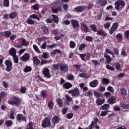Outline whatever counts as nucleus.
Listing matches in <instances>:
<instances>
[{
	"mask_svg": "<svg viewBox=\"0 0 129 129\" xmlns=\"http://www.w3.org/2000/svg\"><path fill=\"white\" fill-rule=\"evenodd\" d=\"M53 70H59L60 69L61 72H68V66L66 64H61L58 63L57 64H53L52 65Z\"/></svg>",
	"mask_w": 129,
	"mask_h": 129,
	"instance_id": "obj_1",
	"label": "nucleus"
},
{
	"mask_svg": "<svg viewBox=\"0 0 129 129\" xmlns=\"http://www.w3.org/2000/svg\"><path fill=\"white\" fill-rule=\"evenodd\" d=\"M105 53H104V57L105 58V59H107L106 60V62H105V64H110V62H111L112 59H111V57H110V55L107 54H110V55H112L113 57L114 56V53L113 52L110 51L108 48H106L105 50Z\"/></svg>",
	"mask_w": 129,
	"mask_h": 129,
	"instance_id": "obj_2",
	"label": "nucleus"
},
{
	"mask_svg": "<svg viewBox=\"0 0 129 129\" xmlns=\"http://www.w3.org/2000/svg\"><path fill=\"white\" fill-rule=\"evenodd\" d=\"M51 11L53 14H57L58 11L61 10V4H60V1L55 2L53 4Z\"/></svg>",
	"mask_w": 129,
	"mask_h": 129,
	"instance_id": "obj_3",
	"label": "nucleus"
},
{
	"mask_svg": "<svg viewBox=\"0 0 129 129\" xmlns=\"http://www.w3.org/2000/svg\"><path fill=\"white\" fill-rule=\"evenodd\" d=\"M8 103L11 104V105H20L21 104V99L19 97L13 96L12 100H9Z\"/></svg>",
	"mask_w": 129,
	"mask_h": 129,
	"instance_id": "obj_4",
	"label": "nucleus"
},
{
	"mask_svg": "<svg viewBox=\"0 0 129 129\" xmlns=\"http://www.w3.org/2000/svg\"><path fill=\"white\" fill-rule=\"evenodd\" d=\"M42 127L46 128V127H51V118L46 117L42 121Z\"/></svg>",
	"mask_w": 129,
	"mask_h": 129,
	"instance_id": "obj_5",
	"label": "nucleus"
},
{
	"mask_svg": "<svg viewBox=\"0 0 129 129\" xmlns=\"http://www.w3.org/2000/svg\"><path fill=\"white\" fill-rule=\"evenodd\" d=\"M125 7V3L121 0H118L115 3V8L117 11Z\"/></svg>",
	"mask_w": 129,
	"mask_h": 129,
	"instance_id": "obj_6",
	"label": "nucleus"
},
{
	"mask_svg": "<svg viewBox=\"0 0 129 129\" xmlns=\"http://www.w3.org/2000/svg\"><path fill=\"white\" fill-rule=\"evenodd\" d=\"M5 64L6 66V71H7V72L12 71L13 70V62L10 59H7L5 60Z\"/></svg>",
	"mask_w": 129,
	"mask_h": 129,
	"instance_id": "obj_7",
	"label": "nucleus"
},
{
	"mask_svg": "<svg viewBox=\"0 0 129 129\" xmlns=\"http://www.w3.org/2000/svg\"><path fill=\"white\" fill-rule=\"evenodd\" d=\"M69 93L72 94V96H79L80 95L79 89L78 88H75L73 90H70Z\"/></svg>",
	"mask_w": 129,
	"mask_h": 129,
	"instance_id": "obj_8",
	"label": "nucleus"
},
{
	"mask_svg": "<svg viewBox=\"0 0 129 129\" xmlns=\"http://www.w3.org/2000/svg\"><path fill=\"white\" fill-rule=\"evenodd\" d=\"M16 119L19 122H21V121H25L26 122L27 121V117L22 114H18L16 115Z\"/></svg>",
	"mask_w": 129,
	"mask_h": 129,
	"instance_id": "obj_9",
	"label": "nucleus"
},
{
	"mask_svg": "<svg viewBox=\"0 0 129 129\" xmlns=\"http://www.w3.org/2000/svg\"><path fill=\"white\" fill-rule=\"evenodd\" d=\"M31 55L28 53H25L22 56L20 57L21 61L23 62H28L30 59Z\"/></svg>",
	"mask_w": 129,
	"mask_h": 129,
	"instance_id": "obj_10",
	"label": "nucleus"
},
{
	"mask_svg": "<svg viewBox=\"0 0 129 129\" xmlns=\"http://www.w3.org/2000/svg\"><path fill=\"white\" fill-rule=\"evenodd\" d=\"M43 74L44 77L46 78H51V73H50V70L48 68H45L43 70Z\"/></svg>",
	"mask_w": 129,
	"mask_h": 129,
	"instance_id": "obj_11",
	"label": "nucleus"
},
{
	"mask_svg": "<svg viewBox=\"0 0 129 129\" xmlns=\"http://www.w3.org/2000/svg\"><path fill=\"white\" fill-rule=\"evenodd\" d=\"M32 60L34 66H39L40 65V63H41V61H40V59H39L38 57L36 56H35L33 57Z\"/></svg>",
	"mask_w": 129,
	"mask_h": 129,
	"instance_id": "obj_12",
	"label": "nucleus"
},
{
	"mask_svg": "<svg viewBox=\"0 0 129 129\" xmlns=\"http://www.w3.org/2000/svg\"><path fill=\"white\" fill-rule=\"evenodd\" d=\"M59 121L60 118L57 116H54L51 119V122L52 124H54V125L57 124V123H58Z\"/></svg>",
	"mask_w": 129,
	"mask_h": 129,
	"instance_id": "obj_13",
	"label": "nucleus"
},
{
	"mask_svg": "<svg viewBox=\"0 0 129 129\" xmlns=\"http://www.w3.org/2000/svg\"><path fill=\"white\" fill-rule=\"evenodd\" d=\"M117 27H118V23L116 22L113 23V25L110 29L109 33H113L115 32L116 30L117 29Z\"/></svg>",
	"mask_w": 129,
	"mask_h": 129,
	"instance_id": "obj_14",
	"label": "nucleus"
},
{
	"mask_svg": "<svg viewBox=\"0 0 129 129\" xmlns=\"http://www.w3.org/2000/svg\"><path fill=\"white\" fill-rule=\"evenodd\" d=\"M9 54L12 57L16 56V55H17V50H16V48L14 47L10 48L9 50Z\"/></svg>",
	"mask_w": 129,
	"mask_h": 129,
	"instance_id": "obj_15",
	"label": "nucleus"
},
{
	"mask_svg": "<svg viewBox=\"0 0 129 129\" xmlns=\"http://www.w3.org/2000/svg\"><path fill=\"white\" fill-rule=\"evenodd\" d=\"M85 9H86L85 6H79L75 8V10L78 13H81L83 12V11H85Z\"/></svg>",
	"mask_w": 129,
	"mask_h": 129,
	"instance_id": "obj_16",
	"label": "nucleus"
},
{
	"mask_svg": "<svg viewBox=\"0 0 129 129\" xmlns=\"http://www.w3.org/2000/svg\"><path fill=\"white\" fill-rule=\"evenodd\" d=\"M30 18L31 19H34L35 20H37V21H39L41 17L40 16V14L36 13V14L30 15Z\"/></svg>",
	"mask_w": 129,
	"mask_h": 129,
	"instance_id": "obj_17",
	"label": "nucleus"
},
{
	"mask_svg": "<svg viewBox=\"0 0 129 129\" xmlns=\"http://www.w3.org/2000/svg\"><path fill=\"white\" fill-rule=\"evenodd\" d=\"M71 23L74 29H76V28H78V27H79V23H78L77 21L73 20L71 21Z\"/></svg>",
	"mask_w": 129,
	"mask_h": 129,
	"instance_id": "obj_18",
	"label": "nucleus"
},
{
	"mask_svg": "<svg viewBox=\"0 0 129 129\" xmlns=\"http://www.w3.org/2000/svg\"><path fill=\"white\" fill-rule=\"evenodd\" d=\"M105 100L104 99H101L100 98H98L96 99V104L97 105H101L104 103Z\"/></svg>",
	"mask_w": 129,
	"mask_h": 129,
	"instance_id": "obj_19",
	"label": "nucleus"
},
{
	"mask_svg": "<svg viewBox=\"0 0 129 129\" xmlns=\"http://www.w3.org/2000/svg\"><path fill=\"white\" fill-rule=\"evenodd\" d=\"M97 4L98 6L103 7L106 6V4H107V2H106V0H98Z\"/></svg>",
	"mask_w": 129,
	"mask_h": 129,
	"instance_id": "obj_20",
	"label": "nucleus"
},
{
	"mask_svg": "<svg viewBox=\"0 0 129 129\" xmlns=\"http://www.w3.org/2000/svg\"><path fill=\"white\" fill-rule=\"evenodd\" d=\"M62 86L65 89H70V88L72 87V84L69 82H66L63 84Z\"/></svg>",
	"mask_w": 129,
	"mask_h": 129,
	"instance_id": "obj_21",
	"label": "nucleus"
},
{
	"mask_svg": "<svg viewBox=\"0 0 129 129\" xmlns=\"http://www.w3.org/2000/svg\"><path fill=\"white\" fill-rule=\"evenodd\" d=\"M116 99V97L115 96H112L110 97L108 100V102L109 103V104H113L114 103H115V101Z\"/></svg>",
	"mask_w": 129,
	"mask_h": 129,
	"instance_id": "obj_22",
	"label": "nucleus"
},
{
	"mask_svg": "<svg viewBox=\"0 0 129 129\" xmlns=\"http://www.w3.org/2000/svg\"><path fill=\"white\" fill-rule=\"evenodd\" d=\"M110 107L109 104H104L101 107H100V109L101 110H107Z\"/></svg>",
	"mask_w": 129,
	"mask_h": 129,
	"instance_id": "obj_23",
	"label": "nucleus"
},
{
	"mask_svg": "<svg viewBox=\"0 0 129 129\" xmlns=\"http://www.w3.org/2000/svg\"><path fill=\"white\" fill-rule=\"evenodd\" d=\"M120 106L123 109H129V104H126L123 102H120Z\"/></svg>",
	"mask_w": 129,
	"mask_h": 129,
	"instance_id": "obj_24",
	"label": "nucleus"
},
{
	"mask_svg": "<svg viewBox=\"0 0 129 129\" xmlns=\"http://www.w3.org/2000/svg\"><path fill=\"white\" fill-rule=\"evenodd\" d=\"M101 82L103 85H107V84H109L110 81L108 79L106 78H103L102 79Z\"/></svg>",
	"mask_w": 129,
	"mask_h": 129,
	"instance_id": "obj_25",
	"label": "nucleus"
},
{
	"mask_svg": "<svg viewBox=\"0 0 129 129\" xmlns=\"http://www.w3.org/2000/svg\"><path fill=\"white\" fill-rule=\"evenodd\" d=\"M97 84H98V81L95 80L90 83V86L91 87H96V86H97Z\"/></svg>",
	"mask_w": 129,
	"mask_h": 129,
	"instance_id": "obj_26",
	"label": "nucleus"
},
{
	"mask_svg": "<svg viewBox=\"0 0 129 129\" xmlns=\"http://www.w3.org/2000/svg\"><path fill=\"white\" fill-rule=\"evenodd\" d=\"M89 28L93 31L95 33L97 32L98 33H102V31H97V29H96V25H92L89 26Z\"/></svg>",
	"mask_w": 129,
	"mask_h": 129,
	"instance_id": "obj_27",
	"label": "nucleus"
},
{
	"mask_svg": "<svg viewBox=\"0 0 129 129\" xmlns=\"http://www.w3.org/2000/svg\"><path fill=\"white\" fill-rule=\"evenodd\" d=\"M29 41H27L25 38H23L21 40V45L22 46H25L26 47H28L29 46Z\"/></svg>",
	"mask_w": 129,
	"mask_h": 129,
	"instance_id": "obj_28",
	"label": "nucleus"
},
{
	"mask_svg": "<svg viewBox=\"0 0 129 129\" xmlns=\"http://www.w3.org/2000/svg\"><path fill=\"white\" fill-rule=\"evenodd\" d=\"M56 102L57 103V105H58L59 107H62L64 105L63 104V101L60 98H57L56 99Z\"/></svg>",
	"mask_w": 129,
	"mask_h": 129,
	"instance_id": "obj_29",
	"label": "nucleus"
},
{
	"mask_svg": "<svg viewBox=\"0 0 129 129\" xmlns=\"http://www.w3.org/2000/svg\"><path fill=\"white\" fill-rule=\"evenodd\" d=\"M23 71L24 72H25V73H28V72H31V71H32V67L27 66L23 69Z\"/></svg>",
	"mask_w": 129,
	"mask_h": 129,
	"instance_id": "obj_30",
	"label": "nucleus"
},
{
	"mask_svg": "<svg viewBox=\"0 0 129 129\" xmlns=\"http://www.w3.org/2000/svg\"><path fill=\"white\" fill-rule=\"evenodd\" d=\"M51 17H52V20L54 23H56V24H58L59 22V18H58V16L55 15H51Z\"/></svg>",
	"mask_w": 129,
	"mask_h": 129,
	"instance_id": "obj_31",
	"label": "nucleus"
},
{
	"mask_svg": "<svg viewBox=\"0 0 129 129\" xmlns=\"http://www.w3.org/2000/svg\"><path fill=\"white\" fill-rule=\"evenodd\" d=\"M14 122L12 120H7L5 122V124L7 126H12L13 125Z\"/></svg>",
	"mask_w": 129,
	"mask_h": 129,
	"instance_id": "obj_32",
	"label": "nucleus"
},
{
	"mask_svg": "<svg viewBox=\"0 0 129 129\" xmlns=\"http://www.w3.org/2000/svg\"><path fill=\"white\" fill-rule=\"evenodd\" d=\"M47 106L49 109L52 110V109H53V108L54 107V102L52 101H49L48 103Z\"/></svg>",
	"mask_w": 129,
	"mask_h": 129,
	"instance_id": "obj_33",
	"label": "nucleus"
},
{
	"mask_svg": "<svg viewBox=\"0 0 129 129\" xmlns=\"http://www.w3.org/2000/svg\"><path fill=\"white\" fill-rule=\"evenodd\" d=\"M81 26L84 28V31L86 33H87L88 32V27H87V25L83 23H81Z\"/></svg>",
	"mask_w": 129,
	"mask_h": 129,
	"instance_id": "obj_34",
	"label": "nucleus"
},
{
	"mask_svg": "<svg viewBox=\"0 0 129 129\" xmlns=\"http://www.w3.org/2000/svg\"><path fill=\"white\" fill-rule=\"evenodd\" d=\"M60 54L61 53V50L59 49H55L52 51V52L51 53V56H55L56 54Z\"/></svg>",
	"mask_w": 129,
	"mask_h": 129,
	"instance_id": "obj_35",
	"label": "nucleus"
},
{
	"mask_svg": "<svg viewBox=\"0 0 129 129\" xmlns=\"http://www.w3.org/2000/svg\"><path fill=\"white\" fill-rule=\"evenodd\" d=\"M121 91V95L123 96V97H125V95H126V90L124 89V88H122L120 90Z\"/></svg>",
	"mask_w": 129,
	"mask_h": 129,
	"instance_id": "obj_36",
	"label": "nucleus"
},
{
	"mask_svg": "<svg viewBox=\"0 0 129 129\" xmlns=\"http://www.w3.org/2000/svg\"><path fill=\"white\" fill-rule=\"evenodd\" d=\"M94 96L96 97V98H100L99 97H102L103 95L101 93H99L98 92H94Z\"/></svg>",
	"mask_w": 129,
	"mask_h": 129,
	"instance_id": "obj_37",
	"label": "nucleus"
},
{
	"mask_svg": "<svg viewBox=\"0 0 129 129\" xmlns=\"http://www.w3.org/2000/svg\"><path fill=\"white\" fill-rule=\"evenodd\" d=\"M76 47V43H75L74 41L71 40L70 41V47L71 48V49H74Z\"/></svg>",
	"mask_w": 129,
	"mask_h": 129,
	"instance_id": "obj_38",
	"label": "nucleus"
},
{
	"mask_svg": "<svg viewBox=\"0 0 129 129\" xmlns=\"http://www.w3.org/2000/svg\"><path fill=\"white\" fill-rule=\"evenodd\" d=\"M41 32L43 33H48V28L46 26L43 25L41 27Z\"/></svg>",
	"mask_w": 129,
	"mask_h": 129,
	"instance_id": "obj_39",
	"label": "nucleus"
},
{
	"mask_svg": "<svg viewBox=\"0 0 129 129\" xmlns=\"http://www.w3.org/2000/svg\"><path fill=\"white\" fill-rule=\"evenodd\" d=\"M26 23L27 24H29V25H34L35 24V21H34L30 18H28L26 21Z\"/></svg>",
	"mask_w": 129,
	"mask_h": 129,
	"instance_id": "obj_40",
	"label": "nucleus"
},
{
	"mask_svg": "<svg viewBox=\"0 0 129 129\" xmlns=\"http://www.w3.org/2000/svg\"><path fill=\"white\" fill-rule=\"evenodd\" d=\"M117 40L119 41H122V34L120 33L117 34V35L116 36Z\"/></svg>",
	"mask_w": 129,
	"mask_h": 129,
	"instance_id": "obj_41",
	"label": "nucleus"
},
{
	"mask_svg": "<svg viewBox=\"0 0 129 129\" xmlns=\"http://www.w3.org/2000/svg\"><path fill=\"white\" fill-rule=\"evenodd\" d=\"M17 15L16 12H12L9 15V17L10 19H15L17 17Z\"/></svg>",
	"mask_w": 129,
	"mask_h": 129,
	"instance_id": "obj_42",
	"label": "nucleus"
},
{
	"mask_svg": "<svg viewBox=\"0 0 129 129\" xmlns=\"http://www.w3.org/2000/svg\"><path fill=\"white\" fill-rule=\"evenodd\" d=\"M86 47V44L85 43L81 44L79 47V51H82V50H83V49H85Z\"/></svg>",
	"mask_w": 129,
	"mask_h": 129,
	"instance_id": "obj_43",
	"label": "nucleus"
},
{
	"mask_svg": "<svg viewBox=\"0 0 129 129\" xmlns=\"http://www.w3.org/2000/svg\"><path fill=\"white\" fill-rule=\"evenodd\" d=\"M95 122L94 121H92L91 124L89 125L88 127H86L85 129H93L94 127V124Z\"/></svg>",
	"mask_w": 129,
	"mask_h": 129,
	"instance_id": "obj_44",
	"label": "nucleus"
},
{
	"mask_svg": "<svg viewBox=\"0 0 129 129\" xmlns=\"http://www.w3.org/2000/svg\"><path fill=\"white\" fill-rule=\"evenodd\" d=\"M13 60L14 61V63L16 64L19 63V56L17 55L13 56Z\"/></svg>",
	"mask_w": 129,
	"mask_h": 129,
	"instance_id": "obj_45",
	"label": "nucleus"
},
{
	"mask_svg": "<svg viewBox=\"0 0 129 129\" xmlns=\"http://www.w3.org/2000/svg\"><path fill=\"white\" fill-rule=\"evenodd\" d=\"M3 5H4V6H5V7L8 8V7H10V1L9 0H4Z\"/></svg>",
	"mask_w": 129,
	"mask_h": 129,
	"instance_id": "obj_46",
	"label": "nucleus"
},
{
	"mask_svg": "<svg viewBox=\"0 0 129 129\" xmlns=\"http://www.w3.org/2000/svg\"><path fill=\"white\" fill-rule=\"evenodd\" d=\"M67 111H68V107H66L61 110L62 114L63 115H65L67 113Z\"/></svg>",
	"mask_w": 129,
	"mask_h": 129,
	"instance_id": "obj_47",
	"label": "nucleus"
},
{
	"mask_svg": "<svg viewBox=\"0 0 129 129\" xmlns=\"http://www.w3.org/2000/svg\"><path fill=\"white\" fill-rule=\"evenodd\" d=\"M106 69H108V70H110V71H114L115 70L114 67H112L109 66V64H106Z\"/></svg>",
	"mask_w": 129,
	"mask_h": 129,
	"instance_id": "obj_48",
	"label": "nucleus"
},
{
	"mask_svg": "<svg viewBox=\"0 0 129 129\" xmlns=\"http://www.w3.org/2000/svg\"><path fill=\"white\" fill-rule=\"evenodd\" d=\"M41 95L43 98H46V97L48 96L47 93H46V91H42L41 92Z\"/></svg>",
	"mask_w": 129,
	"mask_h": 129,
	"instance_id": "obj_49",
	"label": "nucleus"
},
{
	"mask_svg": "<svg viewBox=\"0 0 129 129\" xmlns=\"http://www.w3.org/2000/svg\"><path fill=\"white\" fill-rule=\"evenodd\" d=\"M80 77H82V78H88L87 77V74L85 73H81L79 75Z\"/></svg>",
	"mask_w": 129,
	"mask_h": 129,
	"instance_id": "obj_50",
	"label": "nucleus"
},
{
	"mask_svg": "<svg viewBox=\"0 0 129 129\" xmlns=\"http://www.w3.org/2000/svg\"><path fill=\"white\" fill-rule=\"evenodd\" d=\"M26 91H27V88L25 87H21L20 90V92L21 93L24 94L26 93Z\"/></svg>",
	"mask_w": 129,
	"mask_h": 129,
	"instance_id": "obj_51",
	"label": "nucleus"
},
{
	"mask_svg": "<svg viewBox=\"0 0 129 129\" xmlns=\"http://www.w3.org/2000/svg\"><path fill=\"white\" fill-rule=\"evenodd\" d=\"M33 47L35 52H37V53H41V52L40 51V49H38V46H37V45H36L35 44H33Z\"/></svg>",
	"mask_w": 129,
	"mask_h": 129,
	"instance_id": "obj_52",
	"label": "nucleus"
},
{
	"mask_svg": "<svg viewBox=\"0 0 129 129\" xmlns=\"http://www.w3.org/2000/svg\"><path fill=\"white\" fill-rule=\"evenodd\" d=\"M28 127L26 129H34V127H33L34 125L33 124V122H30L28 123L27 125Z\"/></svg>",
	"mask_w": 129,
	"mask_h": 129,
	"instance_id": "obj_53",
	"label": "nucleus"
},
{
	"mask_svg": "<svg viewBox=\"0 0 129 129\" xmlns=\"http://www.w3.org/2000/svg\"><path fill=\"white\" fill-rule=\"evenodd\" d=\"M107 90L108 91H109V92H111V93H113V92H114V89H113L112 87L110 86L107 87Z\"/></svg>",
	"mask_w": 129,
	"mask_h": 129,
	"instance_id": "obj_54",
	"label": "nucleus"
},
{
	"mask_svg": "<svg viewBox=\"0 0 129 129\" xmlns=\"http://www.w3.org/2000/svg\"><path fill=\"white\" fill-rule=\"evenodd\" d=\"M79 55L80 56L81 59H82V61H85V58H84L85 56H86V53H83V54H79Z\"/></svg>",
	"mask_w": 129,
	"mask_h": 129,
	"instance_id": "obj_55",
	"label": "nucleus"
},
{
	"mask_svg": "<svg viewBox=\"0 0 129 129\" xmlns=\"http://www.w3.org/2000/svg\"><path fill=\"white\" fill-rule=\"evenodd\" d=\"M66 117H67V118H68V119H71V118H72V117H73V113H68L66 115Z\"/></svg>",
	"mask_w": 129,
	"mask_h": 129,
	"instance_id": "obj_56",
	"label": "nucleus"
},
{
	"mask_svg": "<svg viewBox=\"0 0 129 129\" xmlns=\"http://www.w3.org/2000/svg\"><path fill=\"white\" fill-rule=\"evenodd\" d=\"M67 79H68V80L73 81V80H74V76H73V75H69L67 76Z\"/></svg>",
	"mask_w": 129,
	"mask_h": 129,
	"instance_id": "obj_57",
	"label": "nucleus"
},
{
	"mask_svg": "<svg viewBox=\"0 0 129 129\" xmlns=\"http://www.w3.org/2000/svg\"><path fill=\"white\" fill-rule=\"evenodd\" d=\"M113 53L114 54L116 55V56L118 55L119 52L118 51V49L115 47L113 48Z\"/></svg>",
	"mask_w": 129,
	"mask_h": 129,
	"instance_id": "obj_58",
	"label": "nucleus"
},
{
	"mask_svg": "<svg viewBox=\"0 0 129 129\" xmlns=\"http://www.w3.org/2000/svg\"><path fill=\"white\" fill-rule=\"evenodd\" d=\"M93 39L91 36H88L86 37V41L87 42H92Z\"/></svg>",
	"mask_w": 129,
	"mask_h": 129,
	"instance_id": "obj_59",
	"label": "nucleus"
},
{
	"mask_svg": "<svg viewBox=\"0 0 129 129\" xmlns=\"http://www.w3.org/2000/svg\"><path fill=\"white\" fill-rule=\"evenodd\" d=\"M63 37H64V34H61L59 36H54V39L55 40H58L61 39V38H63Z\"/></svg>",
	"mask_w": 129,
	"mask_h": 129,
	"instance_id": "obj_60",
	"label": "nucleus"
},
{
	"mask_svg": "<svg viewBox=\"0 0 129 129\" xmlns=\"http://www.w3.org/2000/svg\"><path fill=\"white\" fill-rule=\"evenodd\" d=\"M104 95L107 98L111 96V93H109V92H106L104 93Z\"/></svg>",
	"mask_w": 129,
	"mask_h": 129,
	"instance_id": "obj_61",
	"label": "nucleus"
},
{
	"mask_svg": "<svg viewBox=\"0 0 129 129\" xmlns=\"http://www.w3.org/2000/svg\"><path fill=\"white\" fill-rule=\"evenodd\" d=\"M32 9L33 10H35L36 11H38V10H39V6L37 4H35L32 6Z\"/></svg>",
	"mask_w": 129,
	"mask_h": 129,
	"instance_id": "obj_62",
	"label": "nucleus"
},
{
	"mask_svg": "<svg viewBox=\"0 0 129 129\" xmlns=\"http://www.w3.org/2000/svg\"><path fill=\"white\" fill-rule=\"evenodd\" d=\"M62 24V25H70V21L69 20H64Z\"/></svg>",
	"mask_w": 129,
	"mask_h": 129,
	"instance_id": "obj_63",
	"label": "nucleus"
},
{
	"mask_svg": "<svg viewBox=\"0 0 129 129\" xmlns=\"http://www.w3.org/2000/svg\"><path fill=\"white\" fill-rule=\"evenodd\" d=\"M92 95H93V94L91 91H89L86 93V96H89L90 97Z\"/></svg>",
	"mask_w": 129,
	"mask_h": 129,
	"instance_id": "obj_64",
	"label": "nucleus"
}]
</instances>
